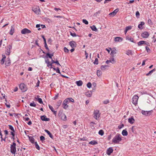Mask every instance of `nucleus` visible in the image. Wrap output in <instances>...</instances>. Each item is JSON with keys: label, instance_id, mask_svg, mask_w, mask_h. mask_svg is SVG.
I'll use <instances>...</instances> for the list:
<instances>
[{"label": "nucleus", "instance_id": "22", "mask_svg": "<svg viewBox=\"0 0 156 156\" xmlns=\"http://www.w3.org/2000/svg\"><path fill=\"white\" fill-rule=\"evenodd\" d=\"M76 84L78 86H81L83 84V82L82 80H79L78 81H76Z\"/></svg>", "mask_w": 156, "mask_h": 156}, {"label": "nucleus", "instance_id": "8", "mask_svg": "<svg viewBox=\"0 0 156 156\" xmlns=\"http://www.w3.org/2000/svg\"><path fill=\"white\" fill-rule=\"evenodd\" d=\"M33 11L37 14H40V10L39 7H33Z\"/></svg>", "mask_w": 156, "mask_h": 156}, {"label": "nucleus", "instance_id": "21", "mask_svg": "<svg viewBox=\"0 0 156 156\" xmlns=\"http://www.w3.org/2000/svg\"><path fill=\"white\" fill-rule=\"evenodd\" d=\"M49 108H50V109L51 111L52 112H53L54 114L56 115V111H55L54 110V109L53 108L51 105H48Z\"/></svg>", "mask_w": 156, "mask_h": 156}, {"label": "nucleus", "instance_id": "4", "mask_svg": "<svg viewBox=\"0 0 156 156\" xmlns=\"http://www.w3.org/2000/svg\"><path fill=\"white\" fill-rule=\"evenodd\" d=\"M19 87L20 89L23 92H25L27 90L26 85L24 83H21L19 86Z\"/></svg>", "mask_w": 156, "mask_h": 156}, {"label": "nucleus", "instance_id": "44", "mask_svg": "<svg viewBox=\"0 0 156 156\" xmlns=\"http://www.w3.org/2000/svg\"><path fill=\"white\" fill-rule=\"evenodd\" d=\"M132 28V26H128L126 27L125 29L127 30V31L128 30H130Z\"/></svg>", "mask_w": 156, "mask_h": 156}, {"label": "nucleus", "instance_id": "1", "mask_svg": "<svg viewBox=\"0 0 156 156\" xmlns=\"http://www.w3.org/2000/svg\"><path fill=\"white\" fill-rule=\"evenodd\" d=\"M122 140L121 136L119 133H117L113 138L112 142L114 144H119Z\"/></svg>", "mask_w": 156, "mask_h": 156}, {"label": "nucleus", "instance_id": "57", "mask_svg": "<svg viewBox=\"0 0 156 156\" xmlns=\"http://www.w3.org/2000/svg\"><path fill=\"white\" fill-rule=\"evenodd\" d=\"M109 102V100H106L105 101H103V103L105 104H106L108 103Z\"/></svg>", "mask_w": 156, "mask_h": 156}, {"label": "nucleus", "instance_id": "24", "mask_svg": "<svg viewBox=\"0 0 156 156\" xmlns=\"http://www.w3.org/2000/svg\"><path fill=\"white\" fill-rule=\"evenodd\" d=\"M28 137L29 138V139L30 141L32 143H34L35 142H34V138L32 136H28Z\"/></svg>", "mask_w": 156, "mask_h": 156}, {"label": "nucleus", "instance_id": "48", "mask_svg": "<svg viewBox=\"0 0 156 156\" xmlns=\"http://www.w3.org/2000/svg\"><path fill=\"white\" fill-rule=\"evenodd\" d=\"M82 21L83 23H85V24H88V21L85 19H83Z\"/></svg>", "mask_w": 156, "mask_h": 156}, {"label": "nucleus", "instance_id": "58", "mask_svg": "<svg viewBox=\"0 0 156 156\" xmlns=\"http://www.w3.org/2000/svg\"><path fill=\"white\" fill-rule=\"evenodd\" d=\"M5 59H3V58H2L1 61L0 63L1 65H3L4 64L5 62Z\"/></svg>", "mask_w": 156, "mask_h": 156}, {"label": "nucleus", "instance_id": "23", "mask_svg": "<svg viewBox=\"0 0 156 156\" xmlns=\"http://www.w3.org/2000/svg\"><path fill=\"white\" fill-rule=\"evenodd\" d=\"M117 51L116 50L115 48H113V49L112 50L110 55H113L114 54H116L117 53Z\"/></svg>", "mask_w": 156, "mask_h": 156}, {"label": "nucleus", "instance_id": "56", "mask_svg": "<svg viewBox=\"0 0 156 156\" xmlns=\"http://www.w3.org/2000/svg\"><path fill=\"white\" fill-rule=\"evenodd\" d=\"M70 35L73 37H75L76 36V35L75 33H72V32H70Z\"/></svg>", "mask_w": 156, "mask_h": 156}, {"label": "nucleus", "instance_id": "61", "mask_svg": "<svg viewBox=\"0 0 156 156\" xmlns=\"http://www.w3.org/2000/svg\"><path fill=\"white\" fill-rule=\"evenodd\" d=\"M41 37H42L43 38V39L44 40V43H46V39H45V38L44 37V36L43 35H42L41 36Z\"/></svg>", "mask_w": 156, "mask_h": 156}, {"label": "nucleus", "instance_id": "60", "mask_svg": "<svg viewBox=\"0 0 156 156\" xmlns=\"http://www.w3.org/2000/svg\"><path fill=\"white\" fill-rule=\"evenodd\" d=\"M128 40L132 42H134V39L132 37L130 38Z\"/></svg>", "mask_w": 156, "mask_h": 156}, {"label": "nucleus", "instance_id": "31", "mask_svg": "<svg viewBox=\"0 0 156 156\" xmlns=\"http://www.w3.org/2000/svg\"><path fill=\"white\" fill-rule=\"evenodd\" d=\"M155 69H154L150 71L148 73H147L146 75L147 76H148L149 75H151V73H152L154 72L155 71Z\"/></svg>", "mask_w": 156, "mask_h": 156}, {"label": "nucleus", "instance_id": "64", "mask_svg": "<svg viewBox=\"0 0 156 156\" xmlns=\"http://www.w3.org/2000/svg\"><path fill=\"white\" fill-rule=\"evenodd\" d=\"M41 28L42 29L46 28V27H45V25H44L41 24Z\"/></svg>", "mask_w": 156, "mask_h": 156}, {"label": "nucleus", "instance_id": "49", "mask_svg": "<svg viewBox=\"0 0 156 156\" xmlns=\"http://www.w3.org/2000/svg\"><path fill=\"white\" fill-rule=\"evenodd\" d=\"M37 101L40 104H42L43 103L42 100L41 98H38L37 99Z\"/></svg>", "mask_w": 156, "mask_h": 156}, {"label": "nucleus", "instance_id": "13", "mask_svg": "<svg viewBox=\"0 0 156 156\" xmlns=\"http://www.w3.org/2000/svg\"><path fill=\"white\" fill-rule=\"evenodd\" d=\"M12 46H11L9 45V48H7L6 49L5 51V54L7 55H9L10 54V49H12Z\"/></svg>", "mask_w": 156, "mask_h": 156}, {"label": "nucleus", "instance_id": "19", "mask_svg": "<svg viewBox=\"0 0 156 156\" xmlns=\"http://www.w3.org/2000/svg\"><path fill=\"white\" fill-rule=\"evenodd\" d=\"M135 120L134 119L133 117H131L129 118L128 119V122L130 124H133L135 122Z\"/></svg>", "mask_w": 156, "mask_h": 156}, {"label": "nucleus", "instance_id": "28", "mask_svg": "<svg viewBox=\"0 0 156 156\" xmlns=\"http://www.w3.org/2000/svg\"><path fill=\"white\" fill-rule=\"evenodd\" d=\"M92 93L91 91H88L86 93V95L87 97H90L92 95Z\"/></svg>", "mask_w": 156, "mask_h": 156}, {"label": "nucleus", "instance_id": "50", "mask_svg": "<svg viewBox=\"0 0 156 156\" xmlns=\"http://www.w3.org/2000/svg\"><path fill=\"white\" fill-rule=\"evenodd\" d=\"M45 62L47 64V66L49 67L50 66H52V63H51L49 61H48V62H47V61H45Z\"/></svg>", "mask_w": 156, "mask_h": 156}, {"label": "nucleus", "instance_id": "52", "mask_svg": "<svg viewBox=\"0 0 156 156\" xmlns=\"http://www.w3.org/2000/svg\"><path fill=\"white\" fill-rule=\"evenodd\" d=\"M145 48H146V50L147 51V52H149L151 51V50H150V49L148 47L146 46L145 47Z\"/></svg>", "mask_w": 156, "mask_h": 156}, {"label": "nucleus", "instance_id": "14", "mask_svg": "<svg viewBox=\"0 0 156 156\" xmlns=\"http://www.w3.org/2000/svg\"><path fill=\"white\" fill-rule=\"evenodd\" d=\"M123 40V39L120 37H116L114 38L115 42H121Z\"/></svg>", "mask_w": 156, "mask_h": 156}, {"label": "nucleus", "instance_id": "63", "mask_svg": "<svg viewBox=\"0 0 156 156\" xmlns=\"http://www.w3.org/2000/svg\"><path fill=\"white\" fill-rule=\"evenodd\" d=\"M15 131H12L11 132V134L12 136L13 137H14L15 136V133L14 132Z\"/></svg>", "mask_w": 156, "mask_h": 156}, {"label": "nucleus", "instance_id": "62", "mask_svg": "<svg viewBox=\"0 0 156 156\" xmlns=\"http://www.w3.org/2000/svg\"><path fill=\"white\" fill-rule=\"evenodd\" d=\"M85 55H86V58L87 59L88 57V54L86 52V51H85Z\"/></svg>", "mask_w": 156, "mask_h": 156}, {"label": "nucleus", "instance_id": "45", "mask_svg": "<svg viewBox=\"0 0 156 156\" xmlns=\"http://www.w3.org/2000/svg\"><path fill=\"white\" fill-rule=\"evenodd\" d=\"M53 69L56 71V73H58L59 74H60L61 73L60 72V70L58 68H54Z\"/></svg>", "mask_w": 156, "mask_h": 156}, {"label": "nucleus", "instance_id": "27", "mask_svg": "<svg viewBox=\"0 0 156 156\" xmlns=\"http://www.w3.org/2000/svg\"><path fill=\"white\" fill-rule=\"evenodd\" d=\"M44 131L45 132L47 133L49 135V136L52 139H53V136L52 134L48 130L45 129Z\"/></svg>", "mask_w": 156, "mask_h": 156}, {"label": "nucleus", "instance_id": "9", "mask_svg": "<svg viewBox=\"0 0 156 156\" xmlns=\"http://www.w3.org/2000/svg\"><path fill=\"white\" fill-rule=\"evenodd\" d=\"M67 100L68 99H67L66 100H64L62 104L63 108L65 109H66L69 107L68 105H67V104H68L67 103L68 101Z\"/></svg>", "mask_w": 156, "mask_h": 156}, {"label": "nucleus", "instance_id": "2", "mask_svg": "<svg viewBox=\"0 0 156 156\" xmlns=\"http://www.w3.org/2000/svg\"><path fill=\"white\" fill-rule=\"evenodd\" d=\"M101 113L99 110H94L93 113V117L96 120H98L99 119V118Z\"/></svg>", "mask_w": 156, "mask_h": 156}, {"label": "nucleus", "instance_id": "39", "mask_svg": "<svg viewBox=\"0 0 156 156\" xmlns=\"http://www.w3.org/2000/svg\"><path fill=\"white\" fill-rule=\"evenodd\" d=\"M147 23L150 26L152 25L153 24V23L152 22L151 20L150 19H149L148 20Z\"/></svg>", "mask_w": 156, "mask_h": 156}, {"label": "nucleus", "instance_id": "41", "mask_svg": "<svg viewBox=\"0 0 156 156\" xmlns=\"http://www.w3.org/2000/svg\"><path fill=\"white\" fill-rule=\"evenodd\" d=\"M95 124L94 122H91L90 123V126L91 127V128L92 129H94V124Z\"/></svg>", "mask_w": 156, "mask_h": 156}, {"label": "nucleus", "instance_id": "10", "mask_svg": "<svg viewBox=\"0 0 156 156\" xmlns=\"http://www.w3.org/2000/svg\"><path fill=\"white\" fill-rule=\"evenodd\" d=\"M149 33L146 31H144L141 34V36L144 38H147L149 36Z\"/></svg>", "mask_w": 156, "mask_h": 156}, {"label": "nucleus", "instance_id": "34", "mask_svg": "<svg viewBox=\"0 0 156 156\" xmlns=\"http://www.w3.org/2000/svg\"><path fill=\"white\" fill-rule=\"evenodd\" d=\"M61 119L63 121H66V116L65 115L63 114L62 115Z\"/></svg>", "mask_w": 156, "mask_h": 156}, {"label": "nucleus", "instance_id": "11", "mask_svg": "<svg viewBox=\"0 0 156 156\" xmlns=\"http://www.w3.org/2000/svg\"><path fill=\"white\" fill-rule=\"evenodd\" d=\"M69 45L72 48H75L76 46V42L73 41H70L69 42Z\"/></svg>", "mask_w": 156, "mask_h": 156}, {"label": "nucleus", "instance_id": "33", "mask_svg": "<svg viewBox=\"0 0 156 156\" xmlns=\"http://www.w3.org/2000/svg\"><path fill=\"white\" fill-rule=\"evenodd\" d=\"M102 74V72L100 70H98L97 71V75L98 76H100Z\"/></svg>", "mask_w": 156, "mask_h": 156}, {"label": "nucleus", "instance_id": "7", "mask_svg": "<svg viewBox=\"0 0 156 156\" xmlns=\"http://www.w3.org/2000/svg\"><path fill=\"white\" fill-rule=\"evenodd\" d=\"M137 44L139 46L143 44H145L147 46H150V44L148 42L144 41H139L137 43Z\"/></svg>", "mask_w": 156, "mask_h": 156}, {"label": "nucleus", "instance_id": "5", "mask_svg": "<svg viewBox=\"0 0 156 156\" xmlns=\"http://www.w3.org/2000/svg\"><path fill=\"white\" fill-rule=\"evenodd\" d=\"M139 97L137 95H134L132 98V102L134 105H136L137 104V101Z\"/></svg>", "mask_w": 156, "mask_h": 156}, {"label": "nucleus", "instance_id": "37", "mask_svg": "<svg viewBox=\"0 0 156 156\" xmlns=\"http://www.w3.org/2000/svg\"><path fill=\"white\" fill-rule=\"evenodd\" d=\"M34 144L35 145V147L38 150H40V147L38 144H37V142H35L34 143Z\"/></svg>", "mask_w": 156, "mask_h": 156}, {"label": "nucleus", "instance_id": "17", "mask_svg": "<svg viewBox=\"0 0 156 156\" xmlns=\"http://www.w3.org/2000/svg\"><path fill=\"white\" fill-rule=\"evenodd\" d=\"M41 119L43 121H49L50 120V119L48 118H47L46 117V116L45 115H43L41 116Z\"/></svg>", "mask_w": 156, "mask_h": 156}, {"label": "nucleus", "instance_id": "20", "mask_svg": "<svg viewBox=\"0 0 156 156\" xmlns=\"http://www.w3.org/2000/svg\"><path fill=\"white\" fill-rule=\"evenodd\" d=\"M7 59V60L5 61V64L6 66H9L10 65L11 61L9 58H8Z\"/></svg>", "mask_w": 156, "mask_h": 156}, {"label": "nucleus", "instance_id": "29", "mask_svg": "<svg viewBox=\"0 0 156 156\" xmlns=\"http://www.w3.org/2000/svg\"><path fill=\"white\" fill-rule=\"evenodd\" d=\"M90 28L92 29V30L96 32L98 31V29L96 28L95 26L94 25H93L92 26H90Z\"/></svg>", "mask_w": 156, "mask_h": 156}, {"label": "nucleus", "instance_id": "30", "mask_svg": "<svg viewBox=\"0 0 156 156\" xmlns=\"http://www.w3.org/2000/svg\"><path fill=\"white\" fill-rule=\"evenodd\" d=\"M122 134L124 136H126L128 135V132L126 129H124L122 130Z\"/></svg>", "mask_w": 156, "mask_h": 156}, {"label": "nucleus", "instance_id": "38", "mask_svg": "<svg viewBox=\"0 0 156 156\" xmlns=\"http://www.w3.org/2000/svg\"><path fill=\"white\" fill-rule=\"evenodd\" d=\"M116 14V13L114 11L113 12L110 13L109 15L113 17Z\"/></svg>", "mask_w": 156, "mask_h": 156}, {"label": "nucleus", "instance_id": "36", "mask_svg": "<svg viewBox=\"0 0 156 156\" xmlns=\"http://www.w3.org/2000/svg\"><path fill=\"white\" fill-rule=\"evenodd\" d=\"M135 128L136 126H133L132 127V131L134 133H136V128Z\"/></svg>", "mask_w": 156, "mask_h": 156}, {"label": "nucleus", "instance_id": "25", "mask_svg": "<svg viewBox=\"0 0 156 156\" xmlns=\"http://www.w3.org/2000/svg\"><path fill=\"white\" fill-rule=\"evenodd\" d=\"M15 29L12 26L11 27V30L9 31V34L11 35H12L14 32Z\"/></svg>", "mask_w": 156, "mask_h": 156}, {"label": "nucleus", "instance_id": "3", "mask_svg": "<svg viewBox=\"0 0 156 156\" xmlns=\"http://www.w3.org/2000/svg\"><path fill=\"white\" fill-rule=\"evenodd\" d=\"M16 144L13 142L10 147V151L12 153L15 154L16 152Z\"/></svg>", "mask_w": 156, "mask_h": 156}, {"label": "nucleus", "instance_id": "42", "mask_svg": "<svg viewBox=\"0 0 156 156\" xmlns=\"http://www.w3.org/2000/svg\"><path fill=\"white\" fill-rule=\"evenodd\" d=\"M46 56L49 57L50 58L52 59V56H53V54L50 55L49 53H47L46 54Z\"/></svg>", "mask_w": 156, "mask_h": 156}, {"label": "nucleus", "instance_id": "43", "mask_svg": "<svg viewBox=\"0 0 156 156\" xmlns=\"http://www.w3.org/2000/svg\"><path fill=\"white\" fill-rule=\"evenodd\" d=\"M107 66H108L106 65L102 66L101 67V69L102 70H105L106 69V68Z\"/></svg>", "mask_w": 156, "mask_h": 156}, {"label": "nucleus", "instance_id": "16", "mask_svg": "<svg viewBox=\"0 0 156 156\" xmlns=\"http://www.w3.org/2000/svg\"><path fill=\"white\" fill-rule=\"evenodd\" d=\"M150 111H147L142 110L141 112V113L144 115L147 116L150 115Z\"/></svg>", "mask_w": 156, "mask_h": 156}, {"label": "nucleus", "instance_id": "54", "mask_svg": "<svg viewBox=\"0 0 156 156\" xmlns=\"http://www.w3.org/2000/svg\"><path fill=\"white\" fill-rule=\"evenodd\" d=\"M94 64L98 65V59L97 58H96L94 62Z\"/></svg>", "mask_w": 156, "mask_h": 156}, {"label": "nucleus", "instance_id": "47", "mask_svg": "<svg viewBox=\"0 0 156 156\" xmlns=\"http://www.w3.org/2000/svg\"><path fill=\"white\" fill-rule=\"evenodd\" d=\"M30 106H32V107H35L36 106V104L34 103V102L31 103L30 104Z\"/></svg>", "mask_w": 156, "mask_h": 156}, {"label": "nucleus", "instance_id": "55", "mask_svg": "<svg viewBox=\"0 0 156 156\" xmlns=\"http://www.w3.org/2000/svg\"><path fill=\"white\" fill-rule=\"evenodd\" d=\"M87 87L89 88H90L91 87V84L90 82H88L87 84Z\"/></svg>", "mask_w": 156, "mask_h": 156}, {"label": "nucleus", "instance_id": "6", "mask_svg": "<svg viewBox=\"0 0 156 156\" xmlns=\"http://www.w3.org/2000/svg\"><path fill=\"white\" fill-rule=\"evenodd\" d=\"M31 32V31L30 30L26 28L23 29L21 31V33L23 34L30 33Z\"/></svg>", "mask_w": 156, "mask_h": 156}, {"label": "nucleus", "instance_id": "26", "mask_svg": "<svg viewBox=\"0 0 156 156\" xmlns=\"http://www.w3.org/2000/svg\"><path fill=\"white\" fill-rule=\"evenodd\" d=\"M67 99H68L67 100L68 102H67V103L68 104L70 102H74V100L71 98H68L66 99L65 100H66Z\"/></svg>", "mask_w": 156, "mask_h": 156}, {"label": "nucleus", "instance_id": "35", "mask_svg": "<svg viewBox=\"0 0 156 156\" xmlns=\"http://www.w3.org/2000/svg\"><path fill=\"white\" fill-rule=\"evenodd\" d=\"M97 144V142L94 140L91 141L89 143V144L92 145Z\"/></svg>", "mask_w": 156, "mask_h": 156}, {"label": "nucleus", "instance_id": "59", "mask_svg": "<svg viewBox=\"0 0 156 156\" xmlns=\"http://www.w3.org/2000/svg\"><path fill=\"white\" fill-rule=\"evenodd\" d=\"M136 15L137 17H139V16H140V14L138 11H137L136 12Z\"/></svg>", "mask_w": 156, "mask_h": 156}, {"label": "nucleus", "instance_id": "32", "mask_svg": "<svg viewBox=\"0 0 156 156\" xmlns=\"http://www.w3.org/2000/svg\"><path fill=\"white\" fill-rule=\"evenodd\" d=\"M109 60V62H111L112 64H114L115 62V60L113 58V56H112V58H111Z\"/></svg>", "mask_w": 156, "mask_h": 156}, {"label": "nucleus", "instance_id": "12", "mask_svg": "<svg viewBox=\"0 0 156 156\" xmlns=\"http://www.w3.org/2000/svg\"><path fill=\"white\" fill-rule=\"evenodd\" d=\"M113 149L112 147H110L106 151V153L108 155H110L112 153Z\"/></svg>", "mask_w": 156, "mask_h": 156}, {"label": "nucleus", "instance_id": "51", "mask_svg": "<svg viewBox=\"0 0 156 156\" xmlns=\"http://www.w3.org/2000/svg\"><path fill=\"white\" fill-rule=\"evenodd\" d=\"M40 140L43 142V141L45 140L44 137L42 136L40 137Z\"/></svg>", "mask_w": 156, "mask_h": 156}, {"label": "nucleus", "instance_id": "40", "mask_svg": "<svg viewBox=\"0 0 156 156\" xmlns=\"http://www.w3.org/2000/svg\"><path fill=\"white\" fill-rule=\"evenodd\" d=\"M98 134L101 136H103L104 134V132L103 130L101 129L98 132Z\"/></svg>", "mask_w": 156, "mask_h": 156}, {"label": "nucleus", "instance_id": "46", "mask_svg": "<svg viewBox=\"0 0 156 156\" xmlns=\"http://www.w3.org/2000/svg\"><path fill=\"white\" fill-rule=\"evenodd\" d=\"M8 126L9 127V129H11L12 131H15V130H14V128L12 125H9Z\"/></svg>", "mask_w": 156, "mask_h": 156}, {"label": "nucleus", "instance_id": "18", "mask_svg": "<svg viewBox=\"0 0 156 156\" xmlns=\"http://www.w3.org/2000/svg\"><path fill=\"white\" fill-rule=\"evenodd\" d=\"M126 54L128 55H133V51L129 50H128L126 51Z\"/></svg>", "mask_w": 156, "mask_h": 156}, {"label": "nucleus", "instance_id": "15", "mask_svg": "<svg viewBox=\"0 0 156 156\" xmlns=\"http://www.w3.org/2000/svg\"><path fill=\"white\" fill-rule=\"evenodd\" d=\"M145 23L144 22H141L138 25V28L140 30H142L144 28L143 26L144 25Z\"/></svg>", "mask_w": 156, "mask_h": 156}, {"label": "nucleus", "instance_id": "53", "mask_svg": "<svg viewBox=\"0 0 156 156\" xmlns=\"http://www.w3.org/2000/svg\"><path fill=\"white\" fill-rule=\"evenodd\" d=\"M64 51L66 53H68L69 51V49L66 47L64 48Z\"/></svg>", "mask_w": 156, "mask_h": 156}]
</instances>
